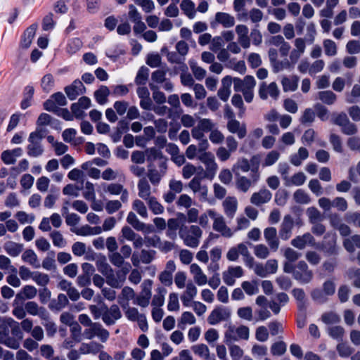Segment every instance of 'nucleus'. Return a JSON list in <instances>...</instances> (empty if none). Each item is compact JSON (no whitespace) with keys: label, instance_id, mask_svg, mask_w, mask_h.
Segmentation results:
<instances>
[{"label":"nucleus","instance_id":"4","mask_svg":"<svg viewBox=\"0 0 360 360\" xmlns=\"http://www.w3.org/2000/svg\"><path fill=\"white\" fill-rule=\"evenodd\" d=\"M83 335L88 340L97 337L102 342H105L110 337V333L100 323L94 322L91 326L84 330Z\"/></svg>","mask_w":360,"mask_h":360},{"label":"nucleus","instance_id":"27","mask_svg":"<svg viewBox=\"0 0 360 360\" xmlns=\"http://www.w3.org/2000/svg\"><path fill=\"white\" fill-rule=\"evenodd\" d=\"M215 20L225 28H229L235 25V18L227 13L217 12L215 14Z\"/></svg>","mask_w":360,"mask_h":360},{"label":"nucleus","instance_id":"55","mask_svg":"<svg viewBox=\"0 0 360 360\" xmlns=\"http://www.w3.org/2000/svg\"><path fill=\"white\" fill-rule=\"evenodd\" d=\"M149 70L148 68L142 66L136 75L135 82L138 85L145 84L148 80Z\"/></svg>","mask_w":360,"mask_h":360},{"label":"nucleus","instance_id":"5","mask_svg":"<svg viewBox=\"0 0 360 360\" xmlns=\"http://www.w3.org/2000/svg\"><path fill=\"white\" fill-rule=\"evenodd\" d=\"M153 281L150 279L145 280L141 284V291L139 295L135 296L133 301L134 304L139 305L141 307H147L150 304L151 299V287Z\"/></svg>","mask_w":360,"mask_h":360},{"label":"nucleus","instance_id":"25","mask_svg":"<svg viewBox=\"0 0 360 360\" xmlns=\"http://www.w3.org/2000/svg\"><path fill=\"white\" fill-rule=\"evenodd\" d=\"M232 84V77L226 76L222 79L221 86L218 91V96L223 101H226L231 94V86Z\"/></svg>","mask_w":360,"mask_h":360},{"label":"nucleus","instance_id":"14","mask_svg":"<svg viewBox=\"0 0 360 360\" xmlns=\"http://www.w3.org/2000/svg\"><path fill=\"white\" fill-rule=\"evenodd\" d=\"M306 44H307L304 38H296L294 41V48L290 53V60L293 63H297L300 57L304 54L306 49Z\"/></svg>","mask_w":360,"mask_h":360},{"label":"nucleus","instance_id":"33","mask_svg":"<svg viewBox=\"0 0 360 360\" xmlns=\"http://www.w3.org/2000/svg\"><path fill=\"white\" fill-rule=\"evenodd\" d=\"M343 246L349 252H354L355 247L360 248V235L355 234L350 238H345L343 241Z\"/></svg>","mask_w":360,"mask_h":360},{"label":"nucleus","instance_id":"24","mask_svg":"<svg viewBox=\"0 0 360 360\" xmlns=\"http://www.w3.org/2000/svg\"><path fill=\"white\" fill-rule=\"evenodd\" d=\"M105 279L107 284L113 288H120L124 283V276H120V273L115 272L113 269L108 270Z\"/></svg>","mask_w":360,"mask_h":360},{"label":"nucleus","instance_id":"26","mask_svg":"<svg viewBox=\"0 0 360 360\" xmlns=\"http://www.w3.org/2000/svg\"><path fill=\"white\" fill-rule=\"evenodd\" d=\"M29 144L27 146V155L30 157L37 158L42 155L44 148L41 144V141L32 140L28 138Z\"/></svg>","mask_w":360,"mask_h":360},{"label":"nucleus","instance_id":"12","mask_svg":"<svg viewBox=\"0 0 360 360\" xmlns=\"http://www.w3.org/2000/svg\"><path fill=\"white\" fill-rule=\"evenodd\" d=\"M188 187L194 193L198 194L200 200L205 201L207 200L208 188L206 185L202 184L201 177H193L188 183Z\"/></svg>","mask_w":360,"mask_h":360},{"label":"nucleus","instance_id":"6","mask_svg":"<svg viewBox=\"0 0 360 360\" xmlns=\"http://www.w3.org/2000/svg\"><path fill=\"white\" fill-rule=\"evenodd\" d=\"M198 159L205 165V176L213 178L218 169L214 155L211 152L202 153L198 155Z\"/></svg>","mask_w":360,"mask_h":360},{"label":"nucleus","instance_id":"32","mask_svg":"<svg viewBox=\"0 0 360 360\" xmlns=\"http://www.w3.org/2000/svg\"><path fill=\"white\" fill-rule=\"evenodd\" d=\"M4 248L10 256L17 257L22 251L23 245L13 241H8L5 243Z\"/></svg>","mask_w":360,"mask_h":360},{"label":"nucleus","instance_id":"40","mask_svg":"<svg viewBox=\"0 0 360 360\" xmlns=\"http://www.w3.org/2000/svg\"><path fill=\"white\" fill-rule=\"evenodd\" d=\"M180 7L188 18L193 19L195 17V4L191 0H183L180 4Z\"/></svg>","mask_w":360,"mask_h":360},{"label":"nucleus","instance_id":"16","mask_svg":"<svg viewBox=\"0 0 360 360\" xmlns=\"http://www.w3.org/2000/svg\"><path fill=\"white\" fill-rule=\"evenodd\" d=\"M264 237L270 250L276 252L280 245L276 229L272 226L266 228L264 231Z\"/></svg>","mask_w":360,"mask_h":360},{"label":"nucleus","instance_id":"7","mask_svg":"<svg viewBox=\"0 0 360 360\" xmlns=\"http://www.w3.org/2000/svg\"><path fill=\"white\" fill-rule=\"evenodd\" d=\"M258 165L251 169V179L243 176H238L236 179L237 188L243 192H247L252 184L256 183L259 179Z\"/></svg>","mask_w":360,"mask_h":360},{"label":"nucleus","instance_id":"64","mask_svg":"<svg viewBox=\"0 0 360 360\" xmlns=\"http://www.w3.org/2000/svg\"><path fill=\"white\" fill-rule=\"evenodd\" d=\"M345 219L347 223L360 228V212H347Z\"/></svg>","mask_w":360,"mask_h":360},{"label":"nucleus","instance_id":"38","mask_svg":"<svg viewBox=\"0 0 360 360\" xmlns=\"http://www.w3.org/2000/svg\"><path fill=\"white\" fill-rule=\"evenodd\" d=\"M167 292V291L164 287H158L156 289V294L153 297L152 305L158 307H162L165 303V297Z\"/></svg>","mask_w":360,"mask_h":360},{"label":"nucleus","instance_id":"17","mask_svg":"<svg viewBox=\"0 0 360 360\" xmlns=\"http://www.w3.org/2000/svg\"><path fill=\"white\" fill-rule=\"evenodd\" d=\"M243 275V270L240 266H229L227 271L222 274V278L224 282L229 286L235 284V278H240Z\"/></svg>","mask_w":360,"mask_h":360},{"label":"nucleus","instance_id":"54","mask_svg":"<svg viewBox=\"0 0 360 360\" xmlns=\"http://www.w3.org/2000/svg\"><path fill=\"white\" fill-rule=\"evenodd\" d=\"M168 103L174 108V112L179 117L183 113V110L181 108L179 98L177 94L170 95L168 98Z\"/></svg>","mask_w":360,"mask_h":360},{"label":"nucleus","instance_id":"52","mask_svg":"<svg viewBox=\"0 0 360 360\" xmlns=\"http://www.w3.org/2000/svg\"><path fill=\"white\" fill-rule=\"evenodd\" d=\"M32 280L37 283V285L42 287H46L50 282L49 275L40 271H34Z\"/></svg>","mask_w":360,"mask_h":360},{"label":"nucleus","instance_id":"35","mask_svg":"<svg viewBox=\"0 0 360 360\" xmlns=\"http://www.w3.org/2000/svg\"><path fill=\"white\" fill-rule=\"evenodd\" d=\"M309 156V152L307 148L300 147L298 149L297 153L293 154L290 156V162L295 166H300L302 162L306 160Z\"/></svg>","mask_w":360,"mask_h":360},{"label":"nucleus","instance_id":"45","mask_svg":"<svg viewBox=\"0 0 360 360\" xmlns=\"http://www.w3.org/2000/svg\"><path fill=\"white\" fill-rule=\"evenodd\" d=\"M280 153L277 150H273L268 153L262 162V167H270L274 165L280 158Z\"/></svg>","mask_w":360,"mask_h":360},{"label":"nucleus","instance_id":"29","mask_svg":"<svg viewBox=\"0 0 360 360\" xmlns=\"http://www.w3.org/2000/svg\"><path fill=\"white\" fill-rule=\"evenodd\" d=\"M37 27V24H32L25 30L21 40L22 47L25 49L30 47L34 37Z\"/></svg>","mask_w":360,"mask_h":360},{"label":"nucleus","instance_id":"46","mask_svg":"<svg viewBox=\"0 0 360 360\" xmlns=\"http://www.w3.org/2000/svg\"><path fill=\"white\" fill-rule=\"evenodd\" d=\"M321 319V321L327 325L338 323L340 321V316L334 311L323 313Z\"/></svg>","mask_w":360,"mask_h":360},{"label":"nucleus","instance_id":"23","mask_svg":"<svg viewBox=\"0 0 360 360\" xmlns=\"http://www.w3.org/2000/svg\"><path fill=\"white\" fill-rule=\"evenodd\" d=\"M224 212L227 217L233 219L238 208V201L235 197H227L222 202Z\"/></svg>","mask_w":360,"mask_h":360},{"label":"nucleus","instance_id":"11","mask_svg":"<svg viewBox=\"0 0 360 360\" xmlns=\"http://www.w3.org/2000/svg\"><path fill=\"white\" fill-rule=\"evenodd\" d=\"M295 221L290 214L284 216L279 228V238L283 240H288L292 235Z\"/></svg>","mask_w":360,"mask_h":360},{"label":"nucleus","instance_id":"49","mask_svg":"<svg viewBox=\"0 0 360 360\" xmlns=\"http://www.w3.org/2000/svg\"><path fill=\"white\" fill-rule=\"evenodd\" d=\"M6 323L11 328L12 335L18 340H22L23 334L19 326V323L15 321L12 318H8L6 319Z\"/></svg>","mask_w":360,"mask_h":360},{"label":"nucleus","instance_id":"10","mask_svg":"<svg viewBox=\"0 0 360 360\" xmlns=\"http://www.w3.org/2000/svg\"><path fill=\"white\" fill-rule=\"evenodd\" d=\"M231 316V311L229 308L219 306L214 309L207 318L210 325H216L221 321L228 320Z\"/></svg>","mask_w":360,"mask_h":360},{"label":"nucleus","instance_id":"28","mask_svg":"<svg viewBox=\"0 0 360 360\" xmlns=\"http://www.w3.org/2000/svg\"><path fill=\"white\" fill-rule=\"evenodd\" d=\"M22 260L35 269L41 266L38 257L34 250L31 249L26 250L21 256Z\"/></svg>","mask_w":360,"mask_h":360},{"label":"nucleus","instance_id":"51","mask_svg":"<svg viewBox=\"0 0 360 360\" xmlns=\"http://www.w3.org/2000/svg\"><path fill=\"white\" fill-rule=\"evenodd\" d=\"M254 254L257 258L266 259L270 255V248L264 244H258L254 246Z\"/></svg>","mask_w":360,"mask_h":360},{"label":"nucleus","instance_id":"39","mask_svg":"<svg viewBox=\"0 0 360 360\" xmlns=\"http://www.w3.org/2000/svg\"><path fill=\"white\" fill-rule=\"evenodd\" d=\"M296 63H293L290 60L284 58L283 60H277L271 65L273 71L276 73L279 72L283 70H290L293 68Z\"/></svg>","mask_w":360,"mask_h":360},{"label":"nucleus","instance_id":"22","mask_svg":"<svg viewBox=\"0 0 360 360\" xmlns=\"http://www.w3.org/2000/svg\"><path fill=\"white\" fill-rule=\"evenodd\" d=\"M69 304L68 296L65 294L60 293L57 297L50 300L49 308L52 311H60Z\"/></svg>","mask_w":360,"mask_h":360},{"label":"nucleus","instance_id":"2","mask_svg":"<svg viewBox=\"0 0 360 360\" xmlns=\"http://www.w3.org/2000/svg\"><path fill=\"white\" fill-rule=\"evenodd\" d=\"M210 217L213 220L212 228L215 231L221 234L226 238H231L233 235V231L226 225L224 217L216 212L214 210H208Z\"/></svg>","mask_w":360,"mask_h":360},{"label":"nucleus","instance_id":"19","mask_svg":"<svg viewBox=\"0 0 360 360\" xmlns=\"http://www.w3.org/2000/svg\"><path fill=\"white\" fill-rule=\"evenodd\" d=\"M227 129L231 134H236L238 137L240 139H243L247 135V128L245 123H240L236 119H231L228 121L226 124Z\"/></svg>","mask_w":360,"mask_h":360},{"label":"nucleus","instance_id":"61","mask_svg":"<svg viewBox=\"0 0 360 360\" xmlns=\"http://www.w3.org/2000/svg\"><path fill=\"white\" fill-rule=\"evenodd\" d=\"M132 208L142 217H148L147 208L141 200L136 199L133 202Z\"/></svg>","mask_w":360,"mask_h":360},{"label":"nucleus","instance_id":"57","mask_svg":"<svg viewBox=\"0 0 360 360\" xmlns=\"http://www.w3.org/2000/svg\"><path fill=\"white\" fill-rule=\"evenodd\" d=\"M241 287L248 295H253L259 292V288L255 281H243L241 284Z\"/></svg>","mask_w":360,"mask_h":360},{"label":"nucleus","instance_id":"44","mask_svg":"<svg viewBox=\"0 0 360 360\" xmlns=\"http://www.w3.org/2000/svg\"><path fill=\"white\" fill-rule=\"evenodd\" d=\"M82 46V41L79 38L75 37L70 39L68 42L66 50L67 52L72 55L77 53Z\"/></svg>","mask_w":360,"mask_h":360},{"label":"nucleus","instance_id":"36","mask_svg":"<svg viewBox=\"0 0 360 360\" xmlns=\"http://www.w3.org/2000/svg\"><path fill=\"white\" fill-rule=\"evenodd\" d=\"M109 94V89L106 86L102 85L94 92V98L98 104L104 105L108 101Z\"/></svg>","mask_w":360,"mask_h":360},{"label":"nucleus","instance_id":"42","mask_svg":"<svg viewBox=\"0 0 360 360\" xmlns=\"http://www.w3.org/2000/svg\"><path fill=\"white\" fill-rule=\"evenodd\" d=\"M146 202L149 209L154 214H160L164 212V207L158 201L155 197L152 196Z\"/></svg>","mask_w":360,"mask_h":360},{"label":"nucleus","instance_id":"34","mask_svg":"<svg viewBox=\"0 0 360 360\" xmlns=\"http://www.w3.org/2000/svg\"><path fill=\"white\" fill-rule=\"evenodd\" d=\"M3 326H0V343L7 346L9 348L17 349L20 347L18 340L7 335V333L3 336Z\"/></svg>","mask_w":360,"mask_h":360},{"label":"nucleus","instance_id":"43","mask_svg":"<svg viewBox=\"0 0 360 360\" xmlns=\"http://www.w3.org/2000/svg\"><path fill=\"white\" fill-rule=\"evenodd\" d=\"M346 274L349 279L353 280V286L360 288V269L350 268L347 271Z\"/></svg>","mask_w":360,"mask_h":360},{"label":"nucleus","instance_id":"53","mask_svg":"<svg viewBox=\"0 0 360 360\" xmlns=\"http://www.w3.org/2000/svg\"><path fill=\"white\" fill-rule=\"evenodd\" d=\"M325 54L328 56H334L337 54L336 44L331 39H325L323 42Z\"/></svg>","mask_w":360,"mask_h":360},{"label":"nucleus","instance_id":"3","mask_svg":"<svg viewBox=\"0 0 360 360\" xmlns=\"http://www.w3.org/2000/svg\"><path fill=\"white\" fill-rule=\"evenodd\" d=\"M314 277V274L309 269L307 264L304 261H300L295 265L293 271V278L302 284L309 283Z\"/></svg>","mask_w":360,"mask_h":360},{"label":"nucleus","instance_id":"1","mask_svg":"<svg viewBox=\"0 0 360 360\" xmlns=\"http://www.w3.org/2000/svg\"><path fill=\"white\" fill-rule=\"evenodd\" d=\"M179 237L183 240L185 245L195 248L200 244L202 231L198 226H181L179 231Z\"/></svg>","mask_w":360,"mask_h":360},{"label":"nucleus","instance_id":"30","mask_svg":"<svg viewBox=\"0 0 360 360\" xmlns=\"http://www.w3.org/2000/svg\"><path fill=\"white\" fill-rule=\"evenodd\" d=\"M298 82L297 76L283 77L281 80L283 91L285 92L295 91L297 89Z\"/></svg>","mask_w":360,"mask_h":360},{"label":"nucleus","instance_id":"56","mask_svg":"<svg viewBox=\"0 0 360 360\" xmlns=\"http://www.w3.org/2000/svg\"><path fill=\"white\" fill-rule=\"evenodd\" d=\"M147 176L152 184L158 185L160 183L163 174H162L161 172L158 169L151 168L150 166H149Z\"/></svg>","mask_w":360,"mask_h":360},{"label":"nucleus","instance_id":"21","mask_svg":"<svg viewBox=\"0 0 360 360\" xmlns=\"http://www.w3.org/2000/svg\"><path fill=\"white\" fill-rule=\"evenodd\" d=\"M272 197L271 193L266 189H261L259 191L254 193L250 198V202L257 205H261L262 204L268 202Z\"/></svg>","mask_w":360,"mask_h":360},{"label":"nucleus","instance_id":"15","mask_svg":"<svg viewBox=\"0 0 360 360\" xmlns=\"http://www.w3.org/2000/svg\"><path fill=\"white\" fill-rule=\"evenodd\" d=\"M25 310L27 314L32 316H38L41 320L47 321L49 319V314L44 307H40L34 301H29L25 303Z\"/></svg>","mask_w":360,"mask_h":360},{"label":"nucleus","instance_id":"37","mask_svg":"<svg viewBox=\"0 0 360 360\" xmlns=\"http://www.w3.org/2000/svg\"><path fill=\"white\" fill-rule=\"evenodd\" d=\"M119 303L124 310L125 316L129 320L136 321L139 318V316L142 315L141 314L139 313V311L136 308L130 307L128 302L122 303V301H119Z\"/></svg>","mask_w":360,"mask_h":360},{"label":"nucleus","instance_id":"20","mask_svg":"<svg viewBox=\"0 0 360 360\" xmlns=\"http://www.w3.org/2000/svg\"><path fill=\"white\" fill-rule=\"evenodd\" d=\"M290 243L293 247L299 250H303L307 245H314L315 239L310 233H305L302 236H296L291 240Z\"/></svg>","mask_w":360,"mask_h":360},{"label":"nucleus","instance_id":"41","mask_svg":"<svg viewBox=\"0 0 360 360\" xmlns=\"http://www.w3.org/2000/svg\"><path fill=\"white\" fill-rule=\"evenodd\" d=\"M49 236L54 246L60 248L66 246L67 242L60 231L56 230L52 231Z\"/></svg>","mask_w":360,"mask_h":360},{"label":"nucleus","instance_id":"9","mask_svg":"<svg viewBox=\"0 0 360 360\" xmlns=\"http://www.w3.org/2000/svg\"><path fill=\"white\" fill-rule=\"evenodd\" d=\"M280 94L278 85L273 82L269 84L263 82L260 84L259 88V96L261 99L266 100L268 97H271L274 100H277Z\"/></svg>","mask_w":360,"mask_h":360},{"label":"nucleus","instance_id":"63","mask_svg":"<svg viewBox=\"0 0 360 360\" xmlns=\"http://www.w3.org/2000/svg\"><path fill=\"white\" fill-rule=\"evenodd\" d=\"M360 98V86L359 84L354 85L351 93L346 96V102L348 103H354Z\"/></svg>","mask_w":360,"mask_h":360},{"label":"nucleus","instance_id":"31","mask_svg":"<svg viewBox=\"0 0 360 360\" xmlns=\"http://www.w3.org/2000/svg\"><path fill=\"white\" fill-rule=\"evenodd\" d=\"M138 190H139V196L147 200L152 196H150L151 193V188L148 181L145 178L141 179L138 182Z\"/></svg>","mask_w":360,"mask_h":360},{"label":"nucleus","instance_id":"50","mask_svg":"<svg viewBox=\"0 0 360 360\" xmlns=\"http://www.w3.org/2000/svg\"><path fill=\"white\" fill-rule=\"evenodd\" d=\"M319 98L327 105H332L335 102L337 96L331 91H323L319 93Z\"/></svg>","mask_w":360,"mask_h":360},{"label":"nucleus","instance_id":"13","mask_svg":"<svg viewBox=\"0 0 360 360\" xmlns=\"http://www.w3.org/2000/svg\"><path fill=\"white\" fill-rule=\"evenodd\" d=\"M233 83V89L236 92L241 91L242 93L248 90L250 88H255L256 82L252 76L247 75L243 79L238 77L232 78Z\"/></svg>","mask_w":360,"mask_h":360},{"label":"nucleus","instance_id":"48","mask_svg":"<svg viewBox=\"0 0 360 360\" xmlns=\"http://www.w3.org/2000/svg\"><path fill=\"white\" fill-rule=\"evenodd\" d=\"M193 352L198 356L205 358L206 360L210 359V349L205 344H199L192 347Z\"/></svg>","mask_w":360,"mask_h":360},{"label":"nucleus","instance_id":"58","mask_svg":"<svg viewBox=\"0 0 360 360\" xmlns=\"http://www.w3.org/2000/svg\"><path fill=\"white\" fill-rule=\"evenodd\" d=\"M336 349L339 356L342 358L349 357L354 350L349 345L344 342L338 343Z\"/></svg>","mask_w":360,"mask_h":360},{"label":"nucleus","instance_id":"60","mask_svg":"<svg viewBox=\"0 0 360 360\" xmlns=\"http://www.w3.org/2000/svg\"><path fill=\"white\" fill-rule=\"evenodd\" d=\"M311 297L313 300L319 304H323L328 300L327 295L324 293L323 290L319 288H315L312 290L311 292Z\"/></svg>","mask_w":360,"mask_h":360},{"label":"nucleus","instance_id":"18","mask_svg":"<svg viewBox=\"0 0 360 360\" xmlns=\"http://www.w3.org/2000/svg\"><path fill=\"white\" fill-rule=\"evenodd\" d=\"M64 90L68 98L73 101L78 96L86 92V87L80 80L75 79L72 84L67 86Z\"/></svg>","mask_w":360,"mask_h":360},{"label":"nucleus","instance_id":"62","mask_svg":"<svg viewBox=\"0 0 360 360\" xmlns=\"http://www.w3.org/2000/svg\"><path fill=\"white\" fill-rule=\"evenodd\" d=\"M41 88L46 92H49L54 86V79L51 74L45 75L41 79Z\"/></svg>","mask_w":360,"mask_h":360},{"label":"nucleus","instance_id":"8","mask_svg":"<svg viewBox=\"0 0 360 360\" xmlns=\"http://www.w3.org/2000/svg\"><path fill=\"white\" fill-rule=\"evenodd\" d=\"M122 313L117 304H112L110 307L104 304L103 316L102 321L106 326L114 325L116 321L120 319Z\"/></svg>","mask_w":360,"mask_h":360},{"label":"nucleus","instance_id":"47","mask_svg":"<svg viewBox=\"0 0 360 360\" xmlns=\"http://www.w3.org/2000/svg\"><path fill=\"white\" fill-rule=\"evenodd\" d=\"M328 333L330 338L342 341L345 334V329L340 326L329 327L327 329Z\"/></svg>","mask_w":360,"mask_h":360},{"label":"nucleus","instance_id":"59","mask_svg":"<svg viewBox=\"0 0 360 360\" xmlns=\"http://www.w3.org/2000/svg\"><path fill=\"white\" fill-rule=\"evenodd\" d=\"M286 344L283 341H278L271 345V352L274 356H281L286 352Z\"/></svg>","mask_w":360,"mask_h":360}]
</instances>
